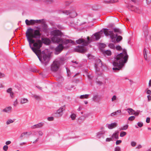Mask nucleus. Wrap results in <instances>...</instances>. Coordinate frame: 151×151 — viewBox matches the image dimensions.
<instances>
[{
  "label": "nucleus",
  "instance_id": "obj_1",
  "mask_svg": "<svg viewBox=\"0 0 151 151\" xmlns=\"http://www.w3.org/2000/svg\"><path fill=\"white\" fill-rule=\"evenodd\" d=\"M26 36L29 43L30 47L33 51L36 54L40 60L46 65L50 60V57L44 53L42 52L40 49L42 46V42L40 40L36 41L32 38L40 37V33L38 30H34L30 28L28 29L26 32Z\"/></svg>",
  "mask_w": 151,
  "mask_h": 151
},
{
  "label": "nucleus",
  "instance_id": "obj_2",
  "mask_svg": "<svg viewBox=\"0 0 151 151\" xmlns=\"http://www.w3.org/2000/svg\"><path fill=\"white\" fill-rule=\"evenodd\" d=\"M62 33L59 30H53L51 32V39L52 42L57 43H60L55 48V54L60 53L64 48L70 46L71 44L73 45L75 42L71 40H63L60 37Z\"/></svg>",
  "mask_w": 151,
  "mask_h": 151
},
{
  "label": "nucleus",
  "instance_id": "obj_3",
  "mask_svg": "<svg viewBox=\"0 0 151 151\" xmlns=\"http://www.w3.org/2000/svg\"><path fill=\"white\" fill-rule=\"evenodd\" d=\"M103 31H101L95 33L92 35L91 40L89 37H88L87 41H86L82 39H79L76 41V42L78 44H81L82 45H78L76 46L74 49V50L79 52L83 53L86 51V50L84 48V46L87 45L92 41L98 40H99L103 35Z\"/></svg>",
  "mask_w": 151,
  "mask_h": 151
},
{
  "label": "nucleus",
  "instance_id": "obj_4",
  "mask_svg": "<svg viewBox=\"0 0 151 151\" xmlns=\"http://www.w3.org/2000/svg\"><path fill=\"white\" fill-rule=\"evenodd\" d=\"M128 56L126 50H124L122 52L117 55L114 58L113 65L114 67L113 70H119L124 66V64L127 62Z\"/></svg>",
  "mask_w": 151,
  "mask_h": 151
},
{
  "label": "nucleus",
  "instance_id": "obj_5",
  "mask_svg": "<svg viewBox=\"0 0 151 151\" xmlns=\"http://www.w3.org/2000/svg\"><path fill=\"white\" fill-rule=\"evenodd\" d=\"M104 32L106 36H109L111 39L112 42H115L116 41L119 42L122 39V37L120 36H118L117 34H114L113 31H109L107 29H104Z\"/></svg>",
  "mask_w": 151,
  "mask_h": 151
},
{
  "label": "nucleus",
  "instance_id": "obj_6",
  "mask_svg": "<svg viewBox=\"0 0 151 151\" xmlns=\"http://www.w3.org/2000/svg\"><path fill=\"white\" fill-rule=\"evenodd\" d=\"M60 64L59 61L55 60L54 61L51 67V70L53 72L58 71L59 68Z\"/></svg>",
  "mask_w": 151,
  "mask_h": 151
},
{
  "label": "nucleus",
  "instance_id": "obj_7",
  "mask_svg": "<svg viewBox=\"0 0 151 151\" xmlns=\"http://www.w3.org/2000/svg\"><path fill=\"white\" fill-rule=\"evenodd\" d=\"M26 24L27 25H32L35 24V23H40L42 22V20H32L31 19L29 20L27 19L25 21Z\"/></svg>",
  "mask_w": 151,
  "mask_h": 151
},
{
  "label": "nucleus",
  "instance_id": "obj_8",
  "mask_svg": "<svg viewBox=\"0 0 151 151\" xmlns=\"http://www.w3.org/2000/svg\"><path fill=\"white\" fill-rule=\"evenodd\" d=\"M65 109V106H64L60 107L56 112L55 113L56 116L58 117H60L62 116L63 113V111Z\"/></svg>",
  "mask_w": 151,
  "mask_h": 151
},
{
  "label": "nucleus",
  "instance_id": "obj_9",
  "mask_svg": "<svg viewBox=\"0 0 151 151\" xmlns=\"http://www.w3.org/2000/svg\"><path fill=\"white\" fill-rule=\"evenodd\" d=\"M102 63L101 60L99 59L96 60L95 62V67L97 71H98L99 70V68L102 66Z\"/></svg>",
  "mask_w": 151,
  "mask_h": 151
},
{
  "label": "nucleus",
  "instance_id": "obj_10",
  "mask_svg": "<svg viewBox=\"0 0 151 151\" xmlns=\"http://www.w3.org/2000/svg\"><path fill=\"white\" fill-rule=\"evenodd\" d=\"M117 124L116 122H114L111 124H107L106 125V127L109 129H112L117 127Z\"/></svg>",
  "mask_w": 151,
  "mask_h": 151
},
{
  "label": "nucleus",
  "instance_id": "obj_11",
  "mask_svg": "<svg viewBox=\"0 0 151 151\" xmlns=\"http://www.w3.org/2000/svg\"><path fill=\"white\" fill-rule=\"evenodd\" d=\"M29 102V100L27 98L23 97L20 99V103L22 105L26 104L28 103Z\"/></svg>",
  "mask_w": 151,
  "mask_h": 151
},
{
  "label": "nucleus",
  "instance_id": "obj_12",
  "mask_svg": "<svg viewBox=\"0 0 151 151\" xmlns=\"http://www.w3.org/2000/svg\"><path fill=\"white\" fill-rule=\"evenodd\" d=\"M131 9L132 11H134L135 12L141 14L142 12V10L138 7L132 6Z\"/></svg>",
  "mask_w": 151,
  "mask_h": 151
},
{
  "label": "nucleus",
  "instance_id": "obj_13",
  "mask_svg": "<svg viewBox=\"0 0 151 151\" xmlns=\"http://www.w3.org/2000/svg\"><path fill=\"white\" fill-rule=\"evenodd\" d=\"M119 132L118 131H115L111 136L112 139L114 140L118 139L119 138Z\"/></svg>",
  "mask_w": 151,
  "mask_h": 151
},
{
  "label": "nucleus",
  "instance_id": "obj_14",
  "mask_svg": "<svg viewBox=\"0 0 151 151\" xmlns=\"http://www.w3.org/2000/svg\"><path fill=\"white\" fill-rule=\"evenodd\" d=\"M44 125L42 122H40L37 124L31 126V128L32 129L38 128L42 127Z\"/></svg>",
  "mask_w": 151,
  "mask_h": 151
},
{
  "label": "nucleus",
  "instance_id": "obj_15",
  "mask_svg": "<svg viewBox=\"0 0 151 151\" xmlns=\"http://www.w3.org/2000/svg\"><path fill=\"white\" fill-rule=\"evenodd\" d=\"M31 139L32 142L33 143H35L37 142L39 140V138L38 137H36L35 134H33V136L31 137Z\"/></svg>",
  "mask_w": 151,
  "mask_h": 151
},
{
  "label": "nucleus",
  "instance_id": "obj_16",
  "mask_svg": "<svg viewBox=\"0 0 151 151\" xmlns=\"http://www.w3.org/2000/svg\"><path fill=\"white\" fill-rule=\"evenodd\" d=\"M12 109V107L11 106L6 107L3 109L2 111L6 113H9L11 112Z\"/></svg>",
  "mask_w": 151,
  "mask_h": 151
},
{
  "label": "nucleus",
  "instance_id": "obj_17",
  "mask_svg": "<svg viewBox=\"0 0 151 151\" xmlns=\"http://www.w3.org/2000/svg\"><path fill=\"white\" fill-rule=\"evenodd\" d=\"M71 10H60L59 11V13H63L66 15H68L70 14L71 13Z\"/></svg>",
  "mask_w": 151,
  "mask_h": 151
},
{
  "label": "nucleus",
  "instance_id": "obj_18",
  "mask_svg": "<svg viewBox=\"0 0 151 151\" xmlns=\"http://www.w3.org/2000/svg\"><path fill=\"white\" fill-rule=\"evenodd\" d=\"M77 15V14L74 9H71L70 14V17L72 18L76 17Z\"/></svg>",
  "mask_w": 151,
  "mask_h": 151
},
{
  "label": "nucleus",
  "instance_id": "obj_19",
  "mask_svg": "<svg viewBox=\"0 0 151 151\" xmlns=\"http://www.w3.org/2000/svg\"><path fill=\"white\" fill-rule=\"evenodd\" d=\"M42 40L44 44L47 45H49L50 42V40L47 38H42Z\"/></svg>",
  "mask_w": 151,
  "mask_h": 151
},
{
  "label": "nucleus",
  "instance_id": "obj_20",
  "mask_svg": "<svg viewBox=\"0 0 151 151\" xmlns=\"http://www.w3.org/2000/svg\"><path fill=\"white\" fill-rule=\"evenodd\" d=\"M118 2V0H109L104 1V3L106 4H112Z\"/></svg>",
  "mask_w": 151,
  "mask_h": 151
},
{
  "label": "nucleus",
  "instance_id": "obj_21",
  "mask_svg": "<svg viewBox=\"0 0 151 151\" xmlns=\"http://www.w3.org/2000/svg\"><path fill=\"white\" fill-rule=\"evenodd\" d=\"M103 53L105 55L110 56L111 55V52L110 50H104L103 51Z\"/></svg>",
  "mask_w": 151,
  "mask_h": 151
},
{
  "label": "nucleus",
  "instance_id": "obj_22",
  "mask_svg": "<svg viewBox=\"0 0 151 151\" xmlns=\"http://www.w3.org/2000/svg\"><path fill=\"white\" fill-rule=\"evenodd\" d=\"M127 111L129 115H133L134 113V111L131 108L127 109Z\"/></svg>",
  "mask_w": 151,
  "mask_h": 151
},
{
  "label": "nucleus",
  "instance_id": "obj_23",
  "mask_svg": "<svg viewBox=\"0 0 151 151\" xmlns=\"http://www.w3.org/2000/svg\"><path fill=\"white\" fill-rule=\"evenodd\" d=\"M100 99V98L97 95H94L93 97V100L95 102H99Z\"/></svg>",
  "mask_w": 151,
  "mask_h": 151
},
{
  "label": "nucleus",
  "instance_id": "obj_24",
  "mask_svg": "<svg viewBox=\"0 0 151 151\" xmlns=\"http://www.w3.org/2000/svg\"><path fill=\"white\" fill-rule=\"evenodd\" d=\"M14 122V119H9L7 120L6 123V124L8 125L11 123H13Z\"/></svg>",
  "mask_w": 151,
  "mask_h": 151
},
{
  "label": "nucleus",
  "instance_id": "obj_25",
  "mask_svg": "<svg viewBox=\"0 0 151 151\" xmlns=\"http://www.w3.org/2000/svg\"><path fill=\"white\" fill-rule=\"evenodd\" d=\"M102 137L104 138V136L103 135V134L101 132H99L97 134L96 137L98 138H100Z\"/></svg>",
  "mask_w": 151,
  "mask_h": 151
},
{
  "label": "nucleus",
  "instance_id": "obj_26",
  "mask_svg": "<svg viewBox=\"0 0 151 151\" xmlns=\"http://www.w3.org/2000/svg\"><path fill=\"white\" fill-rule=\"evenodd\" d=\"M128 127V125L127 124L126 125L123 126L120 128V130H125L127 129Z\"/></svg>",
  "mask_w": 151,
  "mask_h": 151
},
{
  "label": "nucleus",
  "instance_id": "obj_27",
  "mask_svg": "<svg viewBox=\"0 0 151 151\" xmlns=\"http://www.w3.org/2000/svg\"><path fill=\"white\" fill-rule=\"evenodd\" d=\"M89 96V94H85L82 95L80 96V99H83L84 98L87 99L88 98Z\"/></svg>",
  "mask_w": 151,
  "mask_h": 151
},
{
  "label": "nucleus",
  "instance_id": "obj_28",
  "mask_svg": "<svg viewBox=\"0 0 151 151\" xmlns=\"http://www.w3.org/2000/svg\"><path fill=\"white\" fill-rule=\"evenodd\" d=\"M47 30V27L46 26H43L41 29V31L45 32H46Z\"/></svg>",
  "mask_w": 151,
  "mask_h": 151
},
{
  "label": "nucleus",
  "instance_id": "obj_29",
  "mask_svg": "<svg viewBox=\"0 0 151 151\" xmlns=\"http://www.w3.org/2000/svg\"><path fill=\"white\" fill-rule=\"evenodd\" d=\"M108 47L112 49H114L115 48V46L112 43H110L109 44Z\"/></svg>",
  "mask_w": 151,
  "mask_h": 151
},
{
  "label": "nucleus",
  "instance_id": "obj_30",
  "mask_svg": "<svg viewBox=\"0 0 151 151\" xmlns=\"http://www.w3.org/2000/svg\"><path fill=\"white\" fill-rule=\"evenodd\" d=\"M18 104V102L17 99H16L13 102V105L14 107H16Z\"/></svg>",
  "mask_w": 151,
  "mask_h": 151
},
{
  "label": "nucleus",
  "instance_id": "obj_31",
  "mask_svg": "<svg viewBox=\"0 0 151 151\" xmlns=\"http://www.w3.org/2000/svg\"><path fill=\"white\" fill-rule=\"evenodd\" d=\"M114 32L115 33H120L121 32V30L118 28H114L113 29Z\"/></svg>",
  "mask_w": 151,
  "mask_h": 151
},
{
  "label": "nucleus",
  "instance_id": "obj_32",
  "mask_svg": "<svg viewBox=\"0 0 151 151\" xmlns=\"http://www.w3.org/2000/svg\"><path fill=\"white\" fill-rule=\"evenodd\" d=\"M70 117L72 120H74L76 117V115L75 114H72L70 116Z\"/></svg>",
  "mask_w": 151,
  "mask_h": 151
},
{
  "label": "nucleus",
  "instance_id": "obj_33",
  "mask_svg": "<svg viewBox=\"0 0 151 151\" xmlns=\"http://www.w3.org/2000/svg\"><path fill=\"white\" fill-rule=\"evenodd\" d=\"M127 134L126 132L124 131H122L120 133V136L121 137H123L125 136Z\"/></svg>",
  "mask_w": 151,
  "mask_h": 151
},
{
  "label": "nucleus",
  "instance_id": "obj_34",
  "mask_svg": "<svg viewBox=\"0 0 151 151\" xmlns=\"http://www.w3.org/2000/svg\"><path fill=\"white\" fill-rule=\"evenodd\" d=\"M38 135L40 136H42L44 134V133H43V132L42 130H40L38 131Z\"/></svg>",
  "mask_w": 151,
  "mask_h": 151
},
{
  "label": "nucleus",
  "instance_id": "obj_35",
  "mask_svg": "<svg viewBox=\"0 0 151 151\" xmlns=\"http://www.w3.org/2000/svg\"><path fill=\"white\" fill-rule=\"evenodd\" d=\"M116 96L115 95L113 96L111 98V101L112 102H113L115 101L116 99Z\"/></svg>",
  "mask_w": 151,
  "mask_h": 151
},
{
  "label": "nucleus",
  "instance_id": "obj_36",
  "mask_svg": "<svg viewBox=\"0 0 151 151\" xmlns=\"http://www.w3.org/2000/svg\"><path fill=\"white\" fill-rule=\"evenodd\" d=\"M135 116H132L129 117L128 119L129 121H132L135 119Z\"/></svg>",
  "mask_w": 151,
  "mask_h": 151
},
{
  "label": "nucleus",
  "instance_id": "obj_37",
  "mask_svg": "<svg viewBox=\"0 0 151 151\" xmlns=\"http://www.w3.org/2000/svg\"><path fill=\"white\" fill-rule=\"evenodd\" d=\"M114 151H121V148L119 146L116 147L114 149Z\"/></svg>",
  "mask_w": 151,
  "mask_h": 151
},
{
  "label": "nucleus",
  "instance_id": "obj_38",
  "mask_svg": "<svg viewBox=\"0 0 151 151\" xmlns=\"http://www.w3.org/2000/svg\"><path fill=\"white\" fill-rule=\"evenodd\" d=\"M8 148V146L6 145H5L3 147V149L4 151H7Z\"/></svg>",
  "mask_w": 151,
  "mask_h": 151
},
{
  "label": "nucleus",
  "instance_id": "obj_39",
  "mask_svg": "<svg viewBox=\"0 0 151 151\" xmlns=\"http://www.w3.org/2000/svg\"><path fill=\"white\" fill-rule=\"evenodd\" d=\"M25 135H26V134H25V132H24L22 133L20 136V138H21V139H22L23 137H24V136Z\"/></svg>",
  "mask_w": 151,
  "mask_h": 151
},
{
  "label": "nucleus",
  "instance_id": "obj_40",
  "mask_svg": "<svg viewBox=\"0 0 151 151\" xmlns=\"http://www.w3.org/2000/svg\"><path fill=\"white\" fill-rule=\"evenodd\" d=\"M37 100H39L40 99V97L37 95H35L33 96Z\"/></svg>",
  "mask_w": 151,
  "mask_h": 151
},
{
  "label": "nucleus",
  "instance_id": "obj_41",
  "mask_svg": "<svg viewBox=\"0 0 151 151\" xmlns=\"http://www.w3.org/2000/svg\"><path fill=\"white\" fill-rule=\"evenodd\" d=\"M137 124L138 126L140 127H142L143 125V123L142 122H138Z\"/></svg>",
  "mask_w": 151,
  "mask_h": 151
},
{
  "label": "nucleus",
  "instance_id": "obj_42",
  "mask_svg": "<svg viewBox=\"0 0 151 151\" xmlns=\"http://www.w3.org/2000/svg\"><path fill=\"white\" fill-rule=\"evenodd\" d=\"M150 52V51L148 50L147 49H146V48H145L144 50L143 53H149Z\"/></svg>",
  "mask_w": 151,
  "mask_h": 151
},
{
  "label": "nucleus",
  "instance_id": "obj_43",
  "mask_svg": "<svg viewBox=\"0 0 151 151\" xmlns=\"http://www.w3.org/2000/svg\"><path fill=\"white\" fill-rule=\"evenodd\" d=\"M115 48L118 50H120L122 49L121 47L119 45H118L115 47Z\"/></svg>",
  "mask_w": 151,
  "mask_h": 151
},
{
  "label": "nucleus",
  "instance_id": "obj_44",
  "mask_svg": "<svg viewBox=\"0 0 151 151\" xmlns=\"http://www.w3.org/2000/svg\"><path fill=\"white\" fill-rule=\"evenodd\" d=\"M5 75L3 73H2L0 72V78H4L5 77Z\"/></svg>",
  "mask_w": 151,
  "mask_h": 151
},
{
  "label": "nucleus",
  "instance_id": "obj_45",
  "mask_svg": "<svg viewBox=\"0 0 151 151\" xmlns=\"http://www.w3.org/2000/svg\"><path fill=\"white\" fill-rule=\"evenodd\" d=\"M12 92V89L11 88H9L6 90V92L9 93H10Z\"/></svg>",
  "mask_w": 151,
  "mask_h": 151
},
{
  "label": "nucleus",
  "instance_id": "obj_46",
  "mask_svg": "<svg viewBox=\"0 0 151 151\" xmlns=\"http://www.w3.org/2000/svg\"><path fill=\"white\" fill-rule=\"evenodd\" d=\"M140 112V111H134V113L133 115H134L135 116H138Z\"/></svg>",
  "mask_w": 151,
  "mask_h": 151
},
{
  "label": "nucleus",
  "instance_id": "obj_47",
  "mask_svg": "<svg viewBox=\"0 0 151 151\" xmlns=\"http://www.w3.org/2000/svg\"><path fill=\"white\" fill-rule=\"evenodd\" d=\"M9 94H10V96L11 97V98L12 99L14 97V92L12 91V92Z\"/></svg>",
  "mask_w": 151,
  "mask_h": 151
},
{
  "label": "nucleus",
  "instance_id": "obj_48",
  "mask_svg": "<svg viewBox=\"0 0 151 151\" xmlns=\"http://www.w3.org/2000/svg\"><path fill=\"white\" fill-rule=\"evenodd\" d=\"M26 135H27L28 136H29L32 134L31 132H25Z\"/></svg>",
  "mask_w": 151,
  "mask_h": 151
},
{
  "label": "nucleus",
  "instance_id": "obj_49",
  "mask_svg": "<svg viewBox=\"0 0 151 151\" xmlns=\"http://www.w3.org/2000/svg\"><path fill=\"white\" fill-rule=\"evenodd\" d=\"M53 119H54V118L52 116L49 117L47 118V120L49 121H52L53 120Z\"/></svg>",
  "mask_w": 151,
  "mask_h": 151
},
{
  "label": "nucleus",
  "instance_id": "obj_50",
  "mask_svg": "<svg viewBox=\"0 0 151 151\" xmlns=\"http://www.w3.org/2000/svg\"><path fill=\"white\" fill-rule=\"evenodd\" d=\"M112 138H106V142H110L112 140Z\"/></svg>",
  "mask_w": 151,
  "mask_h": 151
},
{
  "label": "nucleus",
  "instance_id": "obj_51",
  "mask_svg": "<svg viewBox=\"0 0 151 151\" xmlns=\"http://www.w3.org/2000/svg\"><path fill=\"white\" fill-rule=\"evenodd\" d=\"M46 2L48 4H50L54 2V0H46Z\"/></svg>",
  "mask_w": 151,
  "mask_h": 151
},
{
  "label": "nucleus",
  "instance_id": "obj_52",
  "mask_svg": "<svg viewBox=\"0 0 151 151\" xmlns=\"http://www.w3.org/2000/svg\"><path fill=\"white\" fill-rule=\"evenodd\" d=\"M136 142H134L132 141L131 142V145L133 147L135 146L136 145Z\"/></svg>",
  "mask_w": 151,
  "mask_h": 151
},
{
  "label": "nucleus",
  "instance_id": "obj_53",
  "mask_svg": "<svg viewBox=\"0 0 151 151\" xmlns=\"http://www.w3.org/2000/svg\"><path fill=\"white\" fill-rule=\"evenodd\" d=\"M122 142V140H117L116 142V145H118L120 143H121Z\"/></svg>",
  "mask_w": 151,
  "mask_h": 151
},
{
  "label": "nucleus",
  "instance_id": "obj_54",
  "mask_svg": "<svg viewBox=\"0 0 151 151\" xmlns=\"http://www.w3.org/2000/svg\"><path fill=\"white\" fill-rule=\"evenodd\" d=\"M87 56L88 58L90 59H91L93 58V56L90 54L88 55Z\"/></svg>",
  "mask_w": 151,
  "mask_h": 151
},
{
  "label": "nucleus",
  "instance_id": "obj_55",
  "mask_svg": "<svg viewBox=\"0 0 151 151\" xmlns=\"http://www.w3.org/2000/svg\"><path fill=\"white\" fill-rule=\"evenodd\" d=\"M144 53V58L146 60H147V53Z\"/></svg>",
  "mask_w": 151,
  "mask_h": 151
},
{
  "label": "nucleus",
  "instance_id": "obj_56",
  "mask_svg": "<svg viewBox=\"0 0 151 151\" xmlns=\"http://www.w3.org/2000/svg\"><path fill=\"white\" fill-rule=\"evenodd\" d=\"M56 77L58 78V80L59 79H61L62 80H63V77L61 76H56Z\"/></svg>",
  "mask_w": 151,
  "mask_h": 151
},
{
  "label": "nucleus",
  "instance_id": "obj_57",
  "mask_svg": "<svg viewBox=\"0 0 151 151\" xmlns=\"http://www.w3.org/2000/svg\"><path fill=\"white\" fill-rule=\"evenodd\" d=\"M147 93L149 95L151 94V91L150 90H147L146 91Z\"/></svg>",
  "mask_w": 151,
  "mask_h": 151
},
{
  "label": "nucleus",
  "instance_id": "obj_58",
  "mask_svg": "<svg viewBox=\"0 0 151 151\" xmlns=\"http://www.w3.org/2000/svg\"><path fill=\"white\" fill-rule=\"evenodd\" d=\"M65 5H68L69 4H70L71 2L70 1H66L65 2Z\"/></svg>",
  "mask_w": 151,
  "mask_h": 151
},
{
  "label": "nucleus",
  "instance_id": "obj_59",
  "mask_svg": "<svg viewBox=\"0 0 151 151\" xmlns=\"http://www.w3.org/2000/svg\"><path fill=\"white\" fill-rule=\"evenodd\" d=\"M116 115V112H114L111 113L110 114V116H115Z\"/></svg>",
  "mask_w": 151,
  "mask_h": 151
},
{
  "label": "nucleus",
  "instance_id": "obj_60",
  "mask_svg": "<svg viewBox=\"0 0 151 151\" xmlns=\"http://www.w3.org/2000/svg\"><path fill=\"white\" fill-rule=\"evenodd\" d=\"M150 118L149 117H147L146 119V122L147 123H149L150 122Z\"/></svg>",
  "mask_w": 151,
  "mask_h": 151
},
{
  "label": "nucleus",
  "instance_id": "obj_61",
  "mask_svg": "<svg viewBox=\"0 0 151 151\" xmlns=\"http://www.w3.org/2000/svg\"><path fill=\"white\" fill-rule=\"evenodd\" d=\"M11 142V141H8L6 142L5 144L6 145H9L10 144Z\"/></svg>",
  "mask_w": 151,
  "mask_h": 151
},
{
  "label": "nucleus",
  "instance_id": "obj_62",
  "mask_svg": "<svg viewBox=\"0 0 151 151\" xmlns=\"http://www.w3.org/2000/svg\"><path fill=\"white\" fill-rule=\"evenodd\" d=\"M147 99L148 101H150L151 100V96L150 95L147 96Z\"/></svg>",
  "mask_w": 151,
  "mask_h": 151
},
{
  "label": "nucleus",
  "instance_id": "obj_63",
  "mask_svg": "<svg viewBox=\"0 0 151 151\" xmlns=\"http://www.w3.org/2000/svg\"><path fill=\"white\" fill-rule=\"evenodd\" d=\"M147 4H149L151 2V0H146Z\"/></svg>",
  "mask_w": 151,
  "mask_h": 151
},
{
  "label": "nucleus",
  "instance_id": "obj_64",
  "mask_svg": "<svg viewBox=\"0 0 151 151\" xmlns=\"http://www.w3.org/2000/svg\"><path fill=\"white\" fill-rule=\"evenodd\" d=\"M148 86L149 87L151 86V79L149 81Z\"/></svg>",
  "mask_w": 151,
  "mask_h": 151
}]
</instances>
